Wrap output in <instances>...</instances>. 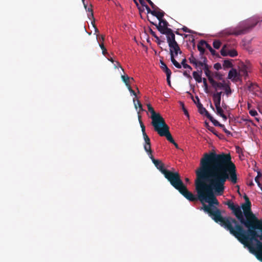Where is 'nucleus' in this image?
<instances>
[{"label":"nucleus","mask_w":262,"mask_h":262,"mask_svg":"<svg viewBox=\"0 0 262 262\" xmlns=\"http://www.w3.org/2000/svg\"><path fill=\"white\" fill-rule=\"evenodd\" d=\"M258 253H256V257L258 260L262 262V242H258Z\"/></svg>","instance_id":"16"},{"label":"nucleus","mask_w":262,"mask_h":262,"mask_svg":"<svg viewBox=\"0 0 262 262\" xmlns=\"http://www.w3.org/2000/svg\"><path fill=\"white\" fill-rule=\"evenodd\" d=\"M204 46L206 47V41L204 40H201L199 43L198 44L197 47L198 50L200 52V55L202 57L203 54L205 53V48Z\"/></svg>","instance_id":"14"},{"label":"nucleus","mask_w":262,"mask_h":262,"mask_svg":"<svg viewBox=\"0 0 262 262\" xmlns=\"http://www.w3.org/2000/svg\"><path fill=\"white\" fill-rule=\"evenodd\" d=\"M160 63L161 68L166 73V74L171 73L170 70L167 67L163 61L160 60Z\"/></svg>","instance_id":"21"},{"label":"nucleus","mask_w":262,"mask_h":262,"mask_svg":"<svg viewBox=\"0 0 262 262\" xmlns=\"http://www.w3.org/2000/svg\"><path fill=\"white\" fill-rule=\"evenodd\" d=\"M228 55L230 57H234L237 55V52L236 50H235L234 49L228 50Z\"/></svg>","instance_id":"35"},{"label":"nucleus","mask_w":262,"mask_h":262,"mask_svg":"<svg viewBox=\"0 0 262 262\" xmlns=\"http://www.w3.org/2000/svg\"><path fill=\"white\" fill-rule=\"evenodd\" d=\"M262 177V174L261 173V172L260 171H258L257 172V176L255 178V182L257 184L258 186L261 188L262 189V187H261V184L259 182V178H260L261 177Z\"/></svg>","instance_id":"30"},{"label":"nucleus","mask_w":262,"mask_h":262,"mask_svg":"<svg viewBox=\"0 0 262 262\" xmlns=\"http://www.w3.org/2000/svg\"><path fill=\"white\" fill-rule=\"evenodd\" d=\"M134 101V105H135V107L136 109H137L138 108V106H139V107L140 108V111H143V108H142V104L141 103L140 101L137 99V100H136L135 98L133 100Z\"/></svg>","instance_id":"28"},{"label":"nucleus","mask_w":262,"mask_h":262,"mask_svg":"<svg viewBox=\"0 0 262 262\" xmlns=\"http://www.w3.org/2000/svg\"><path fill=\"white\" fill-rule=\"evenodd\" d=\"M223 66L224 68H231L233 65L229 60H225Z\"/></svg>","instance_id":"31"},{"label":"nucleus","mask_w":262,"mask_h":262,"mask_svg":"<svg viewBox=\"0 0 262 262\" xmlns=\"http://www.w3.org/2000/svg\"><path fill=\"white\" fill-rule=\"evenodd\" d=\"M92 24L93 26L94 27V28H95V32L96 33L99 32V30L98 29V28H97V27L96 26V25L95 24V19L92 20Z\"/></svg>","instance_id":"49"},{"label":"nucleus","mask_w":262,"mask_h":262,"mask_svg":"<svg viewBox=\"0 0 262 262\" xmlns=\"http://www.w3.org/2000/svg\"><path fill=\"white\" fill-rule=\"evenodd\" d=\"M221 42L219 40H215L213 42V46L216 49H219L221 47Z\"/></svg>","instance_id":"36"},{"label":"nucleus","mask_w":262,"mask_h":262,"mask_svg":"<svg viewBox=\"0 0 262 262\" xmlns=\"http://www.w3.org/2000/svg\"><path fill=\"white\" fill-rule=\"evenodd\" d=\"M121 79L122 81L125 83V85H128V84H129L130 80H134L133 78H130L127 75H121Z\"/></svg>","instance_id":"23"},{"label":"nucleus","mask_w":262,"mask_h":262,"mask_svg":"<svg viewBox=\"0 0 262 262\" xmlns=\"http://www.w3.org/2000/svg\"><path fill=\"white\" fill-rule=\"evenodd\" d=\"M244 121L246 122L252 123V121L251 120H250V119H244Z\"/></svg>","instance_id":"64"},{"label":"nucleus","mask_w":262,"mask_h":262,"mask_svg":"<svg viewBox=\"0 0 262 262\" xmlns=\"http://www.w3.org/2000/svg\"><path fill=\"white\" fill-rule=\"evenodd\" d=\"M148 156L157 168L164 174L165 178L176 189L178 190L186 199L191 200L193 198V195L184 185L178 172L167 170L165 168L164 164L161 160L155 159L152 154Z\"/></svg>","instance_id":"3"},{"label":"nucleus","mask_w":262,"mask_h":262,"mask_svg":"<svg viewBox=\"0 0 262 262\" xmlns=\"http://www.w3.org/2000/svg\"><path fill=\"white\" fill-rule=\"evenodd\" d=\"M201 59L202 61H196V63L193 65L195 66L196 69L204 68L205 65L207 64V59L205 57H202Z\"/></svg>","instance_id":"13"},{"label":"nucleus","mask_w":262,"mask_h":262,"mask_svg":"<svg viewBox=\"0 0 262 262\" xmlns=\"http://www.w3.org/2000/svg\"><path fill=\"white\" fill-rule=\"evenodd\" d=\"M258 21L250 19L240 22L235 27L229 28L226 31L229 35H242L249 33L257 24Z\"/></svg>","instance_id":"4"},{"label":"nucleus","mask_w":262,"mask_h":262,"mask_svg":"<svg viewBox=\"0 0 262 262\" xmlns=\"http://www.w3.org/2000/svg\"><path fill=\"white\" fill-rule=\"evenodd\" d=\"M232 235L256 256V253H258V242L262 241V220L260 219L249 230L244 229L239 223Z\"/></svg>","instance_id":"2"},{"label":"nucleus","mask_w":262,"mask_h":262,"mask_svg":"<svg viewBox=\"0 0 262 262\" xmlns=\"http://www.w3.org/2000/svg\"><path fill=\"white\" fill-rule=\"evenodd\" d=\"M251 204L250 201L242 205L243 209L245 221L249 224L250 228L254 226L260 219H258L256 215L251 211Z\"/></svg>","instance_id":"7"},{"label":"nucleus","mask_w":262,"mask_h":262,"mask_svg":"<svg viewBox=\"0 0 262 262\" xmlns=\"http://www.w3.org/2000/svg\"><path fill=\"white\" fill-rule=\"evenodd\" d=\"M150 33L151 35L153 37H154L155 38H156L157 36H158L156 35V34L155 32H154V31H152L151 29H150Z\"/></svg>","instance_id":"53"},{"label":"nucleus","mask_w":262,"mask_h":262,"mask_svg":"<svg viewBox=\"0 0 262 262\" xmlns=\"http://www.w3.org/2000/svg\"><path fill=\"white\" fill-rule=\"evenodd\" d=\"M214 68L216 70H219L222 69V66L220 63H216L214 64Z\"/></svg>","instance_id":"44"},{"label":"nucleus","mask_w":262,"mask_h":262,"mask_svg":"<svg viewBox=\"0 0 262 262\" xmlns=\"http://www.w3.org/2000/svg\"><path fill=\"white\" fill-rule=\"evenodd\" d=\"M138 120L141 128L143 138L145 141V143L144 144V149L145 150V151L148 154V155H150L152 152V151L151 148L150 140L145 132V126H144L143 123L142 121L141 116L140 115H138Z\"/></svg>","instance_id":"9"},{"label":"nucleus","mask_w":262,"mask_h":262,"mask_svg":"<svg viewBox=\"0 0 262 262\" xmlns=\"http://www.w3.org/2000/svg\"><path fill=\"white\" fill-rule=\"evenodd\" d=\"M148 20L151 24L155 26L161 34L166 35L167 40L170 39H173V38L175 37V35L173 31L171 29L168 28L169 24L165 19L160 20L159 21L158 24L154 23L153 21H150V20L148 18Z\"/></svg>","instance_id":"6"},{"label":"nucleus","mask_w":262,"mask_h":262,"mask_svg":"<svg viewBox=\"0 0 262 262\" xmlns=\"http://www.w3.org/2000/svg\"><path fill=\"white\" fill-rule=\"evenodd\" d=\"M220 117H221L225 121H226L227 119V116L225 114L221 115Z\"/></svg>","instance_id":"59"},{"label":"nucleus","mask_w":262,"mask_h":262,"mask_svg":"<svg viewBox=\"0 0 262 262\" xmlns=\"http://www.w3.org/2000/svg\"><path fill=\"white\" fill-rule=\"evenodd\" d=\"M244 198L245 200V203H247V201L248 202V201H250L247 195H245Z\"/></svg>","instance_id":"60"},{"label":"nucleus","mask_w":262,"mask_h":262,"mask_svg":"<svg viewBox=\"0 0 262 262\" xmlns=\"http://www.w3.org/2000/svg\"><path fill=\"white\" fill-rule=\"evenodd\" d=\"M183 74L184 76H187V77L191 78L190 75L188 74L186 71L184 72Z\"/></svg>","instance_id":"61"},{"label":"nucleus","mask_w":262,"mask_h":262,"mask_svg":"<svg viewBox=\"0 0 262 262\" xmlns=\"http://www.w3.org/2000/svg\"><path fill=\"white\" fill-rule=\"evenodd\" d=\"M193 77L196 82L200 83L202 81V75L196 71H194L192 73Z\"/></svg>","instance_id":"22"},{"label":"nucleus","mask_w":262,"mask_h":262,"mask_svg":"<svg viewBox=\"0 0 262 262\" xmlns=\"http://www.w3.org/2000/svg\"><path fill=\"white\" fill-rule=\"evenodd\" d=\"M213 97V100L214 103V105L217 106L221 105V98L217 96L215 94H213L212 96Z\"/></svg>","instance_id":"24"},{"label":"nucleus","mask_w":262,"mask_h":262,"mask_svg":"<svg viewBox=\"0 0 262 262\" xmlns=\"http://www.w3.org/2000/svg\"><path fill=\"white\" fill-rule=\"evenodd\" d=\"M215 108H216V114L217 115L221 116V115L224 114L223 110L221 107V105H220L215 106Z\"/></svg>","instance_id":"32"},{"label":"nucleus","mask_w":262,"mask_h":262,"mask_svg":"<svg viewBox=\"0 0 262 262\" xmlns=\"http://www.w3.org/2000/svg\"><path fill=\"white\" fill-rule=\"evenodd\" d=\"M182 30L184 32H187V33H190L191 31L188 28H187L186 27H184L182 28Z\"/></svg>","instance_id":"52"},{"label":"nucleus","mask_w":262,"mask_h":262,"mask_svg":"<svg viewBox=\"0 0 262 262\" xmlns=\"http://www.w3.org/2000/svg\"><path fill=\"white\" fill-rule=\"evenodd\" d=\"M238 76V73L234 69H232L228 73V78L232 80V81H236V78Z\"/></svg>","instance_id":"15"},{"label":"nucleus","mask_w":262,"mask_h":262,"mask_svg":"<svg viewBox=\"0 0 262 262\" xmlns=\"http://www.w3.org/2000/svg\"><path fill=\"white\" fill-rule=\"evenodd\" d=\"M154 129L160 136L165 137L171 143L174 142V140L169 132V127L165 121L154 127Z\"/></svg>","instance_id":"8"},{"label":"nucleus","mask_w":262,"mask_h":262,"mask_svg":"<svg viewBox=\"0 0 262 262\" xmlns=\"http://www.w3.org/2000/svg\"><path fill=\"white\" fill-rule=\"evenodd\" d=\"M126 86H127L129 92H132L133 90L129 84H128V85H126Z\"/></svg>","instance_id":"56"},{"label":"nucleus","mask_w":262,"mask_h":262,"mask_svg":"<svg viewBox=\"0 0 262 262\" xmlns=\"http://www.w3.org/2000/svg\"><path fill=\"white\" fill-rule=\"evenodd\" d=\"M169 47V53L170 55V60L172 64L178 69L181 68V64L179 63L175 59V57L178 55V54H182V51L178 45V42L176 40V38L170 39L167 40Z\"/></svg>","instance_id":"5"},{"label":"nucleus","mask_w":262,"mask_h":262,"mask_svg":"<svg viewBox=\"0 0 262 262\" xmlns=\"http://www.w3.org/2000/svg\"><path fill=\"white\" fill-rule=\"evenodd\" d=\"M186 61H187L186 59V58H184L182 60L181 66L182 65L183 68H185V69H188L190 70H192V68L191 67V66H190L189 65H188V64L186 63Z\"/></svg>","instance_id":"33"},{"label":"nucleus","mask_w":262,"mask_h":262,"mask_svg":"<svg viewBox=\"0 0 262 262\" xmlns=\"http://www.w3.org/2000/svg\"><path fill=\"white\" fill-rule=\"evenodd\" d=\"M249 114H250V115H251L252 116H256V115H258V113L257 112H256V111L254 110H251L249 111Z\"/></svg>","instance_id":"45"},{"label":"nucleus","mask_w":262,"mask_h":262,"mask_svg":"<svg viewBox=\"0 0 262 262\" xmlns=\"http://www.w3.org/2000/svg\"><path fill=\"white\" fill-rule=\"evenodd\" d=\"M215 77H216L219 80L223 79V75L219 72H215L214 73Z\"/></svg>","instance_id":"42"},{"label":"nucleus","mask_w":262,"mask_h":262,"mask_svg":"<svg viewBox=\"0 0 262 262\" xmlns=\"http://www.w3.org/2000/svg\"><path fill=\"white\" fill-rule=\"evenodd\" d=\"M196 99H197V101H199L198 103H196V106L199 110V112L201 115H205L206 117L208 116L210 114L209 112L207 111V110L203 107V104L200 102V99L198 96L196 97Z\"/></svg>","instance_id":"12"},{"label":"nucleus","mask_w":262,"mask_h":262,"mask_svg":"<svg viewBox=\"0 0 262 262\" xmlns=\"http://www.w3.org/2000/svg\"><path fill=\"white\" fill-rule=\"evenodd\" d=\"M172 144H173L177 148H179L178 144L174 141Z\"/></svg>","instance_id":"62"},{"label":"nucleus","mask_w":262,"mask_h":262,"mask_svg":"<svg viewBox=\"0 0 262 262\" xmlns=\"http://www.w3.org/2000/svg\"><path fill=\"white\" fill-rule=\"evenodd\" d=\"M114 67H115V68H117L120 67L121 69V70L123 71H124L123 69L122 68V67H121L120 63L118 61H116L115 63L114 64Z\"/></svg>","instance_id":"47"},{"label":"nucleus","mask_w":262,"mask_h":262,"mask_svg":"<svg viewBox=\"0 0 262 262\" xmlns=\"http://www.w3.org/2000/svg\"><path fill=\"white\" fill-rule=\"evenodd\" d=\"M145 8L147 10V13H150L151 10L150 9V8L147 5L145 6Z\"/></svg>","instance_id":"54"},{"label":"nucleus","mask_w":262,"mask_h":262,"mask_svg":"<svg viewBox=\"0 0 262 262\" xmlns=\"http://www.w3.org/2000/svg\"><path fill=\"white\" fill-rule=\"evenodd\" d=\"M131 94L133 95L134 96H135V97L137 96V95H136V92H135V91L133 90L132 92H130Z\"/></svg>","instance_id":"63"},{"label":"nucleus","mask_w":262,"mask_h":262,"mask_svg":"<svg viewBox=\"0 0 262 262\" xmlns=\"http://www.w3.org/2000/svg\"><path fill=\"white\" fill-rule=\"evenodd\" d=\"M171 75V73L166 74V77H167V78H166V80H167V82L169 86H170V85H171V82H170V80Z\"/></svg>","instance_id":"46"},{"label":"nucleus","mask_w":262,"mask_h":262,"mask_svg":"<svg viewBox=\"0 0 262 262\" xmlns=\"http://www.w3.org/2000/svg\"><path fill=\"white\" fill-rule=\"evenodd\" d=\"M225 204L227 205L232 211L236 207V205H235L231 200H228L225 203Z\"/></svg>","instance_id":"29"},{"label":"nucleus","mask_w":262,"mask_h":262,"mask_svg":"<svg viewBox=\"0 0 262 262\" xmlns=\"http://www.w3.org/2000/svg\"><path fill=\"white\" fill-rule=\"evenodd\" d=\"M208 129L212 132L214 135H216V136H219V134L217 132V131L215 130V129L213 127H209L208 128Z\"/></svg>","instance_id":"41"},{"label":"nucleus","mask_w":262,"mask_h":262,"mask_svg":"<svg viewBox=\"0 0 262 262\" xmlns=\"http://www.w3.org/2000/svg\"><path fill=\"white\" fill-rule=\"evenodd\" d=\"M232 212L240 222L241 224L239 225L242 226L244 225L247 228V230H249L250 229V226L245 221V218L244 217L241 208L238 205H236V207L232 210Z\"/></svg>","instance_id":"11"},{"label":"nucleus","mask_w":262,"mask_h":262,"mask_svg":"<svg viewBox=\"0 0 262 262\" xmlns=\"http://www.w3.org/2000/svg\"><path fill=\"white\" fill-rule=\"evenodd\" d=\"M188 59L190 63L193 64L196 63V61H197V59L194 57L193 53L191 54L190 57Z\"/></svg>","instance_id":"37"},{"label":"nucleus","mask_w":262,"mask_h":262,"mask_svg":"<svg viewBox=\"0 0 262 262\" xmlns=\"http://www.w3.org/2000/svg\"><path fill=\"white\" fill-rule=\"evenodd\" d=\"M223 128V130H224V132L227 135H232V133L229 131L228 130H227L225 126L224 125V127H222Z\"/></svg>","instance_id":"48"},{"label":"nucleus","mask_w":262,"mask_h":262,"mask_svg":"<svg viewBox=\"0 0 262 262\" xmlns=\"http://www.w3.org/2000/svg\"><path fill=\"white\" fill-rule=\"evenodd\" d=\"M215 126H219L220 127H223L224 125L221 124L219 121L213 118V117L210 114L207 117Z\"/></svg>","instance_id":"19"},{"label":"nucleus","mask_w":262,"mask_h":262,"mask_svg":"<svg viewBox=\"0 0 262 262\" xmlns=\"http://www.w3.org/2000/svg\"><path fill=\"white\" fill-rule=\"evenodd\" d=\"M209 82L211 84L212 86L216 89L217 88H223L225 85L226 83L217 82L215 81L213 79H209Z\"/></svg>","instance_id":"17"},{"label":"nucleus","mask_w":262,"mask_h":262,"mask_svg":"<svg viewBox=\"0 0 262 262\" xmlns=\"http://www.w3.org/2000/svg\"><path fill=\"white\" fill-rule=\"evenodd\" d=\"M206 48L208 49L212 55H216V51L212 49L211 46L206 41Z\"/></svg>","instance_id":"34"},{"label":"nucleus","mask_w":262,"mask_h":262,"mask_svg":"<svg viewBox=\"0 0 262 262\" xmlns=\"http://www.w3.org/2000/svg\"><path fill=\"white\" fill-rule=\"evenodd\" d=\"M202 81L203 82V86H204V90H205V92L207 93L208 90V84L207 82V80L206 78H204L202 79Z\"/></svg>","instance_id":"39"},{"label":"nucleus","mask_w":262,"mask_h":262,"mask_svg":"<svg viewBox=\"0 0 262 262\" xmlns=\"http://www.w3.org/2000/svg\"><path fill=\"white\" fill-rule=\"evenodd\" d=\"M84 7L86 11L89 13L88 14L89 18L91 20L95 19L94 17L93 11L92 8V5H90V7H88L86 4H84Z\"/></svg>","instance_id":"18"},{"label":"nucleus","mask_w":262,"mask_h":262,"mask_svg":"<svg viewBox=\"0 0 262 262\" xmlns=\"http://www.w3.org/2000/svg\"><path fill=\"white\" fill-rule=\"evenodd\" d=\"M227 49H228V45L227 44L224 45L221 50V54L222 56H228Z\"/></svg>","instance_id":"27"},{"label":"nucleus","mask_w":262,"mask_h":262,"mask_svg":"<svg viewBox=\"0 0 262 262\" xmlns=\"http://www.w3.org/2000/svg\"><path fill=\"white\" fill-rule=\"evenodd\" d=\"M99 46L102 50L103 55H106V54H107L106 49L104 47L103 42H102L101 43H100Z\"/></svg>","instance_id":"38"},{"label":"nucleus","mask_w":262,"mask_h":262,"mask_svg":"<svg viewBox=\"0 0 262 262\" xmlns=\"http://www.w3.org/2000/svg\"><path fill=\"white\" fill-rule=\"evenodd\" d=\"M153 10H151L150 12V14H151L153 16H156L157 14L158 9H153Z\"/></svg>","instance_id":"50"},{"label":"nucleus","mask_w":262,"mask_h":262,"mask_svg":"<svg viewBox=\"0 0 262 262\" xmlns=\"http://www.w3.org/2000/svg\"><path fill=\"white\" fill-rule=\"evenodd\" d=\"M214 94H215L217 96L221 98V95L222 94V92H216V93H214Z\"/></svg>","instance_id":"55"},{"label":"nucleus","mask_w":262,"mask_h":262,"mask_svg":"<svg viewBox=\"0 0 262 262\" xmlns=\"http://www.w3.org/2000/svg\"><path fill=\"white\" fill-rule=\"evenodd\" d=\"M198 69V72L201 74V75H202V70H203V68H200V69Z\"/></svg>","instance_id":"58"},{"label":"nucleus","mask_w":262,"mask_h":262,"mask_svg":"<svg viewBox=\"0 0 262 262\" xmlns=\"http://www.w3.org/2000/svg\"><path fill=\"white\" fill-rule=\"evenodd\" d=\"M195 173L197 196L191 192L193 198L187 199L191 202L199 200L203 204L201 209L232 235L238 222L231 217H223L221 210L214 206L219 205L214 193L217 195L223 193L226 181L229 180L234 184L237 183L236 168L230 154L224 152L217 154L214 151L204 154L200 160V166Z\"/></svg>","instance_id":"1"},{"label":"nucleus","mask_w":262,"mask_h":262,"mask_svg":"<svg viewBox=\"0 0 262 262\" xmlns=\"http://www.w3.org/2000/svg\"><path fill=\"white\" fill-rule=\"evenodd\" d=\"M155 38L156 39V42L158 45H160L161 42H164V41L161 40L158 36H157Z\"/></svg>","instance_id":"51"},{"label":"nucleus","mask_w":262,"mask_h":262,"mask_svg":"<svg viewBox=\"0 0 262 262\" xmlns=\"http://www.w3.org/2000/svg\"><path fill=\"white\" fill-rule=\"evenodd\" d=\"M210 67L207 64L205 65L203 69L204 70V73L206 76L207 77L208 80L210 79H213L211 76V72L210 70Z\"/></svg>","instance_id":"20"},{"label":"nucleus","mask_w":262,"mask_h":262,"mask_svg":"<svg viewBox=\"0 0 262 262\" xmlns=\"http://www.w3.org/2000/svg\"><path fill=\"white\" fill-rule=\"evenodd\" d=\"M158 9V12H157V14L156 17L159 21L160 20H162L163 19V18L165 15V12L163 11H162V10H161L159 8V9Z\"/></svg>","instance_id":"25"},{"label":"nucleus","mask_w":262,"mask_h":262,"mask_svg":"<svg viewBox=\"0 0 262 262\" xmlns=\"http://www.w3.org/2000/svg\"><path fill=\"white\" fill-rule=\"evenodd\" d=\"M180 103H181V106L182 107V110L184 112V114L186 116H187L188 117H189L188 112L187 110H186V108L185 107L184 104L182 102H181Z\"/></svg>","instance_id":"40"},{"label":"nucleus","mask_w":262,"mask_h":262,"mask_svg":"<svg viewBox=\"0 0 262 262\" xmlns=\"http://www.w3.org/2000/svg\"><path fill=\"white\" fill-rule=\"evenodd\" d=\"M146 1L150 5V6L151 7V8L152 9H159V8L158 7H157L150 0H146Z\"/></svg>","instance_id":"43"},{"label":"nucleus","mask_w":262,"mask_h":262,"mask_svg":"<svg viewBox=\"0 0 262 262\" xmlns=\"http://www.w3.org/2000/svg\"><path fill=\"white\" fill-rule=\"evenodd\" d=\"M126 86H127L129 92H132L133 90L129 84H128V85H126Z\"/></svg>","instance_id":"57"},{"label":"nucleus","mask_w":262,"mask_h":262,"mask_svg":"<svg viewBox=\"0 0 262 262\" xmlns=\"http://www.w3.org/2000/svg\"><path fill=\"white\" fill-rule=\"evenodd\" d=\"M147 106L148 111L151 113V124L154 127L165 121L160 114L155 112L154 108L150 104H147Z\"/></svg>","instance_id":"10"},{"label":"nucleus","mask_w":262,"mask_h":262,"mask_svg":"<svg viewBox=\"0 0 262 262\" xmlns=\"http://www.w3.org/2000/svg\"><path fill=\"white\" fill-rule=\"evenodd\" d=\"M223 89L225 90V93L227 96H229L232 93V91L229 85V83H225Z\"/></svg>","instance_id":"26"}]
</instances>
